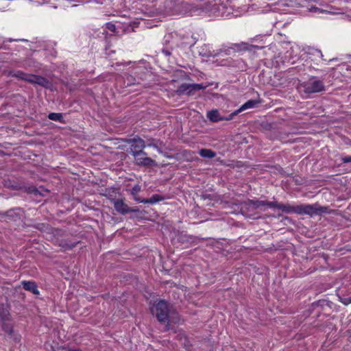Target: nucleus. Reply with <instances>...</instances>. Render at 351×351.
<instances>
[{"instance_id": "f03ea898", "label": "nucleus", "mask_w": 351, "mask_h": 351, "mask_svg": "<svg viewBox=\"0 0 351 351\" xmlns=\"http://www.w3.org/2000/svg\"><path fill=\"white\" fill-rule=\"evenodd\" d=\"M129 143H131V153L133 155V152L137 151H143L144 148L146 147H152L157 149L158 153H162L161 148L160 147V144L158 141L154 139H148L147 142L143 140L141 138H134L130 139Z\"/></svg>"}, {"instance_id": "c85d7f7f", "label": "nucleus", "mask_w": 351, "mask_h": 351, "mask_svg": "<svg viewBox=\"0 0 351 351\" xmlns=\"http://www.w3.org/2000/svg\"><path fill=\"white\" fill-rule=\"evenodd\" d=\"M162 154H163L165 156H167V155L165 154V153H163V152L162 151Z\"/></svg>"}, {"instance_id": "aec40b11", "label": "nucleus", "mask_w": 351, "mask_h": 351, "mask_svg": "<svg viewBox=\"0 0 351 351\" xmlns=\"http://www.w3.org/2000/svg\"><path fill=\"white\" fill-rule=\"evenodd\" d=\"M239 113V110H236L231 112L230 114L228 116H222L221 115V121L226 120V121H230L233 119V117L236 115H237Z\"/></svg>"}, {"instance_id": "7c9ffc66", "label": "nucleus", "mask_w": 351, "mask_h": 351, "mask_svg": "<svg viewBox=\"0 0 351 351\" xmlns=\"http://www.w3.org/2000/svg\"><path fill=\"white\" fill-rule=\"evenodd\" d=\"M220 163H221V165H223L224 164L222 160L220 161Z\"/></svg>"}, {"instance_id": "1a4fd4ad", "label": "nucleus", "mask_w": 351, "mask_h": 351, "mask_svg": "<svg viewBox=\"0 0 351 351\" xmlns=\"http://www.w3.org/2000/svg\"><path fill=\"white\" fill-rule=\"evenodd\" d=\"M270 205L272 206V208L282 210L286 213H295L298 214V206H293L289 204H280L278 202H274V204Z\"/></svg>"}, {"instance_id": "a878e982", "label": "nucleus", "mask_w": 351, "mask_h": 351, "mask_svg": "<svg viewBox=\"0 0 351 351\" xmlns=\"http://www.w3.org/2000/svg\"><path fill=\"white\" fill-rule=\"evenodd\" d=\"M226 54L230 55L231 52H234V49L230 48L223 51Z\"/></svg>"}, {"instance_id": "5701e85b", "label": "nucleus", "mask_w": 351, "mask_h": 351, "mask_svg": "<svg viewBox=\"0 0 351 351\" xmlns=\"http://www.w3.org/2000/svg\"><path fill=\"white\" fill-rule=\"evenodd\" d=\"M339 300L341 301V303H343V304L345 305H348L349 304H351V297L350 298H341V297H339Z\"/></svg>"}, {"instance_id": "6e6552de", "label": "nucleus", "mask_w": 351, "mask_h": 351, "mask_svg": "<svg viewBox=\"0 0 351 351\" xmlns=\"http://www.w3.org/2000/svg\"><path fill=\"white\" fill-rule=\"evenodd\" d=\"M204 88V86L202 84H183L180 86L177 90V92L179 94H185L188 95H192L197 90H199Z\"/></svg>"}, {"instance_id": "4be33fe9", "label": "nucleus", "mask_w": 351, "mask_h": 351, "mask_svg": "<svg viewBox=\"0 0 351 351\" xmlns=\"http://www.w3.org/2000/svg\"><path fill=\"white\" fill-rule=\"evenodd\" d=\"M141 189L139 185H135L131 191V194L133 196H135L136 195H138V193L141 191Z\"/></svg>"}, {"instance_id": "0eeeda50", "label": "nucleus", "mask_w": 351, "mask_h": 351, "mask_svg": "<svg viewBox=\"0 0 351 351\" xmlns=\"http://www.w3.org/2000/svg\"><path fill=\"white\" fill-rule=\"evenodd\" d=\"M113 204L115 210L122 214V215H126L130 213H138L139 209L136 207L134 208H130L128 206V204H126L123 199H117L113 200Z\"/></svg>"}, {"instance_id": "39448f33", "label": "nucleus", "mask_w": 351, "mask_h": 351, "mask_svg": "<svg viewBox=\"0 0 351 351\" xmlns=\"http://www.w3.org/2000/svg\"><path fill=\"white\" fill-rule=\"evenodd\" d=\"M133 157L135 162L138 165L144 167L156 166V163L154 160L147 156V154L144 151L133 152Z\"/></svg>"}, {"instance_id": "f257e3e1", "label": "nucleus", "mask_w": 351, "mask_h": 351, "mask_svg": "<svg viewBox=\"0 0 351 351\" xmlns=\"http://www.w3.org/2000/svg\"><path fill=\"white\" fill-rule=\"evenodd\" d=\"M151 312L160 322H175L177 319L176 313L173 307L162 300L153 305Z\"/></svg>"}, {"instance_id": "c756f323", "label": "nucleus", "mask_w": 351, "mask_h": 351, "mask_svg": "<svg viewBox=\"0 0 351 351\" xmlns=\"http://www.w3.org/2000/svg\"><path fill=\"white\" fill-rule=\"evenodd\" d=\"M318 53H320L321 56L323 57V54H322L321 51H318Z\"/></svg>"}, {"instance_id": "4468645a", "label": "nucleus", "mask_w": 351, "mask_h": 351, "mask_svg": "<svg viewBox=\"0 0 351 351\" xmlns=\"http://www.w3.org/2000/svg\"><path fill=\"white\" fill-rule=\"evenodd\" d=\"M2 329L8 335H12L13 332L12 319L10 321L0 322Z\"/></svg>"}, {"instance_id": "f8f14e48", "label": "nucleus", "mask_w": 351, "mask_h": 351, "mask_svg": "<svg viewBox=\"0 0 351 351\" xmlns=\"http://www.w3.org/2000/svg\"><path fill=\"white\" fill-rule=\"evenodd\" d=\"M10 315L7 307L0 305V322L10 321Z\"/></svg>"}, {"instance_id": "f3484780", "label": "nucleus", "mask_w": 351, "mask_h": 351, "mask_svg": "<svg viewBox=\"0 0 351 351\" xmlns=\"http://www.w3.org/2000/svg\"><path fill=\"white\" fill-rule=\"evenodd\" d=\"M163 199H164L163 197H161L160 195H154L149 199H143L142 203L154 204L158 203Z\"/></svg>"}, {"instance_id": "dca6fc26", "label": "nucleus", "mask_w": 351, "mask_h": 351, "mask_svg": "<svg viewBox=\"0 0 351 351\" xmlns=\"http://www.w3.org/2000/svg\"><path fill=\"white\" fill-rule=\"evenodd\" d=\"M199 154L203 158H213L217 156V154L210 149H202L199 151Z\"/></svg>"}, {"instance_id": "393cba45", "label": "nucleus", "mask_w": 351, "mask_h": 351, "mask_svg": "<svg viewBox=\"0 0 351 351\" xmlns=\"http://www.w3.org/2000/svg\"><path fill=\"white\" fill-rule=\"evenodd\" d=\"M342 161L344 163L351 162V156H345L342 158Z\"/></svg>"}, {"instance_id": "cd10ccee", "label": "nucleus", "mask_w": 351, "mask_h": 351, "mask_svg": "<svg viewBox=\"0 0 351 351\" xmlns=\"http://www.w3.org/2000/svg\"><path fill=\"white\" fill-rule=\"evenodd\" d=\"M226 204H227L226 202H221V208H223V206H224Z\"/></svg>"}, {"instance_id": "ddd939ff", "label": "nucleus", "mask_w": 351, "mask_h": 351, "mask_svg": "<svg viewBox=\"0 0 351 351\" xmlns=\"http://www.w3.org/2000/svg\"><path fill=\"white\" fill-rule=\"evenodd\" d=\"M22 285H23V288L25 290L32 291L34 294H38V291L37 289L36 285L34 282L23 281Z\"/></svg>"}, {"instance_id": "20e7f679", "label": "nucleus", "mask_w": 351, "mask_h": 351, "mask_svg": "<svg viewBox=\"0 0 351 351\" xmlns=\"http://www.w3.org/2000/svg\"><path fill=\"white\" fill-rule=\"evenodd\" d=\"M328 208L321 206L318 204L298 205V215H308L310 216L328 213Z\"/></svg>"}, {"instance_id": "9d476101", "label": "nucleus", "mask_w": 351, "mask_h": 351, "mask_svg": "<svg viewBox=\"0 0 351 351\" xmlns=\"http://www.w3.org/2000/svg\"><path fill=\"white\" fill-rule=\"evenodd\" d=\"M274 202H268L265 200H254V199H250L246 202V204L251 207L252 209L255 210L257 208H259L261 207H265L268 206L269 208H272V206L270 204H273Z\"/></svg>"}, {"instance_id": "9b49d317", "label": "nucleus", "mask_w": 351, "mask_h": 351, "mask_svg": "<svg viewBox=\"0 0 351 351\" xmlns=\"http://www.w3.org/2000/svg\"><path fill=\"white\" fill-rule=\"evenodd\" d=\"M6 221H16L21 219V210L19 209L10 210L2 216Z\"/></svg>"}, {"instance_id": "412c9836", "label": "nucleus", "mask_w": 351, "mask_h": 351, "mask_svg": "<svg viewBox=\"0 0 351 351\" xmlns=\"http://www.w3.org/2000/svg\"><path fill=\"white\" fill-rule=\"evenodd\" d=\"M235 47L238 50H250L252 46L248 45L247 43H242L241 44H236Z\"/></svg>"}, {"instance_id": "a211bd4d", "label": "nucleus", "mask_w": 351, "mask_h": 351, "mask_svg": "<svg viewBox=\"0 0 351 351\" xmlns=\"http://www.w3.org/2000/svg\"><path fill=\"white\" fill-rule=\"evenodd\" d=\"M208 117L210 121L217 122L219 121V112L217 110H213L208 113Z\"/></svg>"}, {"instance_id": "2eb2a0df", "label": "nucleus", "mask_w": 351, "mask_h": 351, "mask_svg": "<svg viewBox=\"0 0 351 351\" xmlns=\"http://www.w3.org/2000/svg\"><path fill=\"white\" fill-rule=\"evenodd\" d=\"M259 103L257 100H249L247 102H245L243 105H242L240 108L238 109L239 110V112L249 108H254L256 107L258 104Z\"/></svg>"}, {"instance_id": "423d86ee", "label": "nucleus", "mask_w": 351, "mask_h": 351, "mask_svg": "<svg viewBox=\"0 0 351 351\" xmlns=\"http://www.w3.org/2000/svg\"><path fill=\"white\" fill-rule=\"evenodd\" d=\"M314 79L315 77H313L309 81L304 82L302 85L304 91L306 93L311 94L324 90V85L323 82L322 80Z\"/></svg>"}, {"instance_id": "6ab92c4d", "label": "nucleus", "mask_w": 351, "mask_h": 351, "mask_svg": "<svg viewBox=\"0 0 351 351\" xmlns=\"http://www.w3.org/2000/svg\"><path fill=\"white\" fill-rule=\"evenodd\" d=\"M49 119L52 120V121H62V114L61 113H56V112H52V113H50L48 116Z\"/></svg>"}, {"instance_id": "7ed1b4c3", "label": "nucleus", "mask_w": 351, "mask_h": 351, "mask_svg": "<svg viewBox=\"0 0 351 351\" xmlns=\"http://www.w3.org/2000/svg\"><path fill=\"white\" fill-rule=\"evenodd\" d=\"M10 75L28 82L36 84L44 87H49L50 86V83L47 79L38 75H30L19 71L16 72H10Z\"/></svg>"}, {"instance_id": "b1692460", "label": "nucleus", "mask_w": 351, "mask_h": 351, "mask_svg": "<svg viewBox=\"0 0 351 351\" xmlns=\"http://www.w3.org/2000/svg\"><path fill=\"white\" fill-rule=\"evenodd\" d=\"M107 28L110 30L111 32H114L116 29V27L112 23H108L107 24Z\"/></svg>"}, {"instance_id": "bb28decb", "label": "nucleus", "mask_w": 351, "mask_h": 351, "mask_svg": "<svg viewBox=\"0 0 351 351\" xmlns=\"http://www.w3.org/2000/svg\"><path fill=\"white\" fill-rule=\"evenodd\" d=\"M134 197V199L137 202H142L143 199H141L140 197L138 195H136Z\"/></svg>"}]
</instances>
